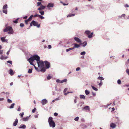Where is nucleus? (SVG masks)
<instances>
[{
	"label": "nucleus",
	"mask_w": 129,
	"mask_h": 129,
	"mask_svg": "<svg viewBox=\"0 0 129 129\" xmlns=\"http://www.w3.org/2000/svg\"><path fill=\"white\" fill-rule=\"evenodd\" d=\"M36 60L39 67H43L44 66V63L42 60H40V57L37 55L32 56L28 59V61L31 65L34 66L33 62L35 60Z\"/></svg>",
	"instance_id": "obj_1"
},
{
	"label": "nucleus",
	"mask_w": 129,
	"mask_h": 129,
	"mask_svg": "<svg viewBox=\"0 0 129 129\" xmlns=\"http://www.w3.org/2000/svg\"><path fill=\"white\" fill-rule=\"evenodd\" d=\"M4 32H7L9 31L8 33L9 34H13L14 33L13 29L12 27L10 26H7L3 30Z\"/></svg>",
	"instance_id": "obj_2"
},
{
	"label": "nucleus",
	"mask_w": 129,
	"mask_h": 129,
	"mask_svg": "<svg viewBox=\"0 0 129 129\" xmlns=\"http://www.w3.org/2000/svg\"><path fill=\"white\" fill-rule=\"evenodd\" d=\"M48 122L50 127H54L55 126V123L53 120V118L51 117H50L49 118Z\"/></svg>",
	"instance_id": "obj_3"
},
{
	"label": "nucleus",
	"mask_w": 129,
	"mask_h": 129,
	"mask_svg": "<svg viewBox=\"0 0 129 129\" xmlns=\"http://www.w3.org/2000/svg\"><path fill=\"white\" fill-rule=\"evenodd\" d=\"M33 25L35 26H37L38 28H39L40 26V24H38V22L34 20L32 21L31 22L30 26H32Z\"/></svg>",
	"instance_id": "obj_4"
},
{
	"label": "nucleus",
	"mask_w": 129,
	"mask_h": 129,
	"mask_svg": "<svg viewBox=\"0 0 129 129\" xmlns=\"http://www.w3.org/2000/svg\"><path fill=\"white\" fill-rule=\"evenodd\" d=\"M8 5L7 4L4 5L3 8V13L6 14L7 13Z\"/></svg>",
	"instance_id": "obj_5"
},
{
	"label": "nucleus",
	"mask_w": 129,
	"mask_h": 129,
	"mask_svg": "<svg viewBox=\"0 0 129 129\" xmlns=\"http://www.w3.org/2000/svg\"><path fill=\"white\" fill-rule=\"evenodd\" d=\"M45 63L47 68L48 69L50 67V63L47 61H45Z\"/></svg>",
	"instance_id": "obj_6"
},
{
	"label": "nucleus",
	"mask_w": 129,
	"mask_h": 129,
	"mask_svg": "<svg viewBox=\"0 0 129 129\" xmlns=\"http://www.w3.org/2000/svg\"><path fill=\"white\" fill-rule=\"evenodd\" d=\"M74 40L78 43H81L82 42L80 39L78 37H75L74 38Z\"/></svg>",
	"instance_id": "obj_7"
},
{
	"label": "nucleus",
	"mask_w": 129,
	"mask_h": 129,
	"mask_svg": "<svg viewBox=\"0 0 129 129\" xmlns=\"http://www.w3.org/2000/svg\"><path fill=\"white\" fill-rule=\"evenodd\" d=\"M5 37H1V40L3 42L8 43V40L5 39Z\"/></svg>",
	"instance_id": "obj_8"
},
{
	"label": "nucleus",
	"mask_w": 129,
	"mask_h": 129,
	"mask_svg": "<svg viewBox=\"0 0 129 129\" xmlns=\"http://www.w3.org/2000/svg\"><path fill=\"white\" fill-rule=\"evenodd\" d=\"M47 103V101L45 99H43L41 103L43 105H44Z\"/></svg>",
	"instance_id": "obj_9"
},
{
	"label": "nucleus",
	"mask_w": 129,
	"mask_h": 129,
	"mask_svg": "<svg viewBox=\"0 0 129 129\" xmlns=\"http://www.w3.org/2000/svg\"><path fill=\"white\" fill-rule=\"evenodd\" d=\"M26 127V126L23 124H22L20 125V126L19 127V128H22L23 129H25Z\"/></svg>",
	"instance_id": "obj_10"
},
{
	"label": "nucleus",
	"mask_w": 129,
	"mask_h": 129,
	"mask_svg": "<svg viewBox=\"0 0 129 129\" xmlns=\"http://www.w3.org/2000/svg\"><path fill=\"white\" fill-rule=\"evenodd\" d=\"M53 6L54 4L53 3H49L48 4L47 7L48 8L53 7Z\"/></svg>",
	"instance_id": "obj_11"
},
{
	"label": "nucleus",
	"mask_w": 129,
	"mask_h": 129,
	"mask_svg": "<svg viewBox=\"0 0 129 129\" xmlns=\"http://www.w3.org/2000/svg\"><path fill=\"white\" fill-rule=\"evenodd\" d=\"M18 122V119H17L16 118L15 119V121L14 122L13 124V125L14 126H16Z\"/></svg>",
	"instance_id": "obj_12"
},
{
	"label": "nucleus",
	"mask_w": 129,
	"mask_h": 129,
	"mask_svg": "<svg viewBox=\"0 0 129 129\" xmlns=\"http://www.w3.org/2000/svg\"><path fill=\"white\" fill-rule=\"evenodd\" d=\"M73 44L74 45V46L73 47L74 49L75 48H78L80 46V45H78L77 44L75 43Z\"/></svg>",
	"instance_id": "obj_13"
},
{
	"label": "nucleus",
	"mask_w": 129,
	"mask_h": 129,
	"mask_svg": "<svg viewBox=\"0 0 129 129\" xmlns=\"http://www.w3.org/2000/svg\"><path fill=\"white\" fill-rule=\"evenodd\" d=\"M110 127L113 128H115L116 127L115 124L112 123H111L110 124Z\"/></svg>",
	"instance_id": "obj_14"
},
{
	"label": "nucleus",
	"mask_w": 129,
	"mask_h": 129,
	"mask_svg": "<svg viewBox=\"0 0 129 129\" xmlns=\"http://www.w3.org/2000/svg\"><path fill=\"white\" fill-rule=\"evenodd\" d=\"M83 109L86 110H88V111H90L89 107L88 106H86L83 108Z\"/></svg>",
	"instance_id": "obj_15"
},
{
	"label": "nucleus",
	"mask_w": 129,
	"mask_h": 129,
	"mask_svg": "<svg viewBox=\"0 0 129 129\" xmlns=\"http://www.w3.org/2000/svg\"><path fill=\"white\" fill-rule=\"evenodd\" d=\"M33 15H31L30 17H29V18L28 19L26 20V21H30L32 19V18L33 17Z\"/></svg>",
	"instance_id": "obj_16"
},
{
	"label": "nucleus",
	"mask_w": 129,
	"mask_h": 129,
	"mask_svg": "<svg viewBox=\"0 0 129 129\" xmlns=\"http://www.w3.org/2000/svg\"><path fill=\"white\" fill-rule=\"evenodd\" d=\"M29 117L27 116L26 117H24L23 118V121H27L28 119H29Z\"/></svg>",
	"instance_id": "obj_17"
},
{
	"label": "nucleus",
	"mask_w": 129,
	"mask_h": 129,
	"mask_svg": "<svg viewBox=\"0 0 129 129\" xmlns=\"http://www.w3.org/2000/svg\"><path fill=\"white\" fill-rule=\"evenodd\" d=\"M80 97L81 99H83L84 100L85 99V97L84 95H80Z\"/></svg>",
	"instance_id": "obj_18"
},
{
	"label": "nucleus",
	"mask_w": 129,
	"mask_h": 129,
	"mask_svg": "<svg viewBox=\"0 0 129 129\" xmlns=\"http://www.w3.org/2000/svg\"><path fill=\"white\" fill-rule=\"evenodd\" d=\"M9 74L11 75H12L14 74L13 71L12 70L10 69L9 70Z\"/></svg>",
	"instance_id": "obj_19"
},
{
	"label": "nucleus",
	"mask_w": 129,
	"mask_h": 129,
	"mask_svg": "<svg viewBox=\"0 0 129 129\" xmlns=\"http://www.w3.org/2000/svg\"><path fill=\"white\" fill-rule=\"evenodd\" d=\"M74 49L73 48V47L71 48H69V49H66V52H68V51H69L70 50H73Z\"/></svg>",
	"instance_id": "obj_20"
},
{
	"label": "nucleus",
	"mask_w": 129,
	"mask_h": 129,
	"mask_svg": "<svg viewBox=\"0 0 129 129\" xmlns=\"http://www.w3.org/2000/svg\"><path fill=\"white\" fill-rule=\"evenodd\" d=\"M75 15V14H69L67 16V17H70L72 16H74Z\"/></svg>",
	"instance_id": "obj_21"
},
{
	"label": "nucleus",
	"mask_w": 129,
	"mask_h": 129,
	"mask_svg": "<svg viewBox=\"0 0 129 129\" xmlns=\"http://www.w3.org/2000/svg\"><path fill=\"white\" fill-rule=\"evenodd\" d=\"M85 93L86 95H87L89 94L90 92L88 90H86L85 91Z\"/></svg>",
	"instance_id": "obj_22"
},
{
	"label": "nucleus",
	"mask_w": 129,
	"mask_h": 129,
	"mask_svg": "<svg viewBox=\"0 0 129 129\" xmlns=\"http://www.w3.org/2000/svg\"><path fill=\"white\" fill-rule=\"evenodd\" d=\"M98 79L99 80H104V78L102 77L99 76L98 78Z\"/></svg>",
	"instance_id": "obj_23"
},
{
	"label": "nucleus",
	"mask_w": 129,
	"mask_h": 129,
	"mask_svg": "<svg viewBox=\"0 0 129 129\" xmlns=\"http://www.w3.org/2000/svg\"><path fill=\"white\" fill-rule=\"evenodd\" d=\"M82 44H83V45H82V46L83 47H84L86 46L87 45V42H85L83 43Z\"/></svg>",
	"instance_id": "obj_24"
},
{
	"label": "nucleus",
	"mask_w": 129,
	"mask_h": 129,
	"mask_svg": "<svg viewBox=\"0 0 129 129\" xmlns=\"http://www.w3.org/2000/svg\"><path fill=\"white\" fill-rule=\"evenodd\" d=\"M40 8L41 10H43L45 8V6H43L42 5H41L40 7Z\"/></svg>",
	"instance_id": "obj_25"
},
{
	"label": "nucleus",
	"mask_w": 129,
	"mask_h": 129,
	"mask_svg": "<svg viewBox=\"0 0 129 129\" xmlns=\"http://www.w3.org/2000/svg\"><path fill=\"white\" fill-rule=\"evenodd\" d=\"M91 86L92 88L94 90L96 91L98 90V89L94 87V86Z\"/></svg>",
	"instance_id": "obj_26"
},
{
	"label": "nucleus",
	"mask_w": 129,
	"mask_h": 129,
	"mask_svg": "<svg viewBox=\"0 0 129 129\" xmlns=\"http://www.w3.org/2000/svg\"><path fill=\"white\" fill-rule=\"evenodd\" d=\"M32 72V69H29L28 73H31Z\"/></svg>",
	"instance_id": "obj_27"
},
{
	"label": "nucleus",
	"mask_w": 129,
	"mask_h": 129,
	"mask_svg": "<svg viewBox=\"0 0 129 129\" xmlns=\"http://www.w3.org/2000/svg\"><path fill=\"white\" fill-rule=\"evenodd\" d=\"M15 105L14 103H13L11 105V106L10 107V108L11 109L13 108L14 106Z\"/></svg>",
	"instance_id": "obj_28"
},
{
	"label": "nucleus",
	"mask_w": 129,
	"mask_h": 129,
	"mask_svg": "<svg viewBox=\"0 0 129 129\" xmlns=\"http://www.w3.org/2000/svg\"><path fill=\"white\" fill-rule=\"evenodd\" d=\"M125 16V15L124 14H123L121 16H119V17L120 18H121L122 17H124Z\"/></svg>",
	"instance_id": "obj_29"
},
{
	"label": "nucleus",
	"mask_w": 129,
	"mask_h": 129,
	"mask_svg": "<svg viewBox=\"0 0 129 129\" xmlns=\"http://www.w3.org/2000/svg\"><path fill=\"white\" fill-rule=\"evenodd\" d=\"M23 115H24L23 112H22V113H21L19 114V115L20 116V117L21 118H22L23 117Z\"/></svg>",
	"instance_id": "obj_30"
},
{
	"label": "nucleus",
	"mask_w": 129,
	"mask_h": 129,
	"mask_svg": "<svg viewBox=\"0 0 129 129\" xmlns=\"http://www.w3.org/2000/svg\"><path fill=\"white\" fill-rule=\"evenodd\" d=\"M85 33L87 34L88 35L90 33V31L89 30H86L85 31Z\"/></svg>",
	"instance_id": "obj_31"
},
{
	"label": "nucleus",
	"mask_w": 129,
	"mask_h": 129,
	"mask_svg": "<svg viewBox=\"0 0 129 129\" xmlns=\"http://www.w3.org/2000/svg\"><path fill=\"white\" fill-rule=\"evenodd\" d=\"M52 78V76L49 75L47 77V79L48 80H49Z\"/></svg>",
	"instance_id": "obj_32"
},
{
	"label": "nucleus",
	"mask_w": 129,
	"mask_h": 129,
	"mask_svg": "<svg viewBox=\"0 0 129 129\" xmlns=\"http://www.w3.org/2000/svg\"><path fill=\"white\" fill-rule=\"evenodd\" d=\"M39 12H40V13L41 15H43L44 14V12L43 11H39Z\"/></svg>",
	"instance_id": "obj_33"
},
{
	"label": "nucleus",
	"mask_w": 129,
	"mask_h": 129,
	"mask_svg": "<svg viewBox=\"0 0 129 129\" xmlns=\"http://www.w3.org/2000/svg\"><path fill=\"white\" fill-rule=\"evenodd\" d=\"M67 80V79H64L62 81H61V83H62L64 82H66Z\"/></svg>",
	"instance_id": "obj_34"
},
{
	"label": "nucleus",
	"mask_w": 129,
	"mask_h": 129,
	"mask_svg": "<svg viewBox=\"0 0 129 129\" xmlns=\"http://www.w3.org/2000/svg\"><path fill=\"white\" fill-rule=\"evenodd\" d=\"M117 82L119 84H121V81L120 79H119L117 80Z\"/></svg>",
	"instance_id": "obj_35"
},
{
	"label": "nucleus",
	"mask_w": 129,
	"mask_h": 129,
	"mask_svg": "<svg viewBox=\"0 0 129 129\" xmlns=\"http://www.w3.org/2000/svg\"><path fill=\"white\" fill-rule=\"evenodd\" d=\"M103 84L102 82V80H101L100 81V82L99 83V86H101Z\"/></svg>",
	"instance_id": "obj_36"
},
{
	"label": "nucleus",
	"mask_w": 129,
	"mask_h": 129,
	"mask_svg": "<svg viewBox=\"0 0 129 129\" xmlns=\"http://www.w3.org/2000/svg\"><path fill=\"white\" fill-rule=\"evenodd\" d=\"M85 53H86L85 51H83L80 54L81 55H84L85 54Z\"/></svg>",
	"instance_id": "obj_37"
},
{
	"label": "nucleus",
	"mask_w": 129,
	"mask_h": 129,
	"mask_svg": "<svg viewBox=\"0 0 129 129\" xmlns=\"http://www.w3.org/2000/svg\"><path fill=\"white\" fill-rule=\"evenodd\" d=\"M19 18H18L17 19H16L15 20L13 21V22L15 23H17L18 22V20L19 19Z\"/></svg>",
	"instance_id": "obj_38"
},
{
	"label": "nucleus",
	"mask_w": 129,
	"mask_h": 129,
	"mask_svg": "<svg viewBox=\"0 0 129 129\" xmlns=\"http://www.w3.org/2000/svg\"><path fill=\"white\" fill-rule=\"evenodd\" d=\"M79 119V117H77L75 118L74 120L76 121H77Z\"/></svg>",
	"instance_id": "obj_39"
},
{
	"label": "nucleus",
	"mask_w": 129,
	"mask_h": 129,
	"mask_svg": "<svg viewBox=\"0 0 129 129\" xmlns=\"http://www.w3.org/2000/svg\"><path fill=\"white\" fill-rule=\"evenodd\" d=\"M36 108H34L32 110V112L34 113L35 112V111H36Z\"/></svg>",
	"instance_id": "obj_40"
},
{
	"label": "nucleus",
	"mask_w": 129,
	"mask_h": 129,
	"mask_svg": "<svg viewBox=\"0 0 129 129\" xmlns=\"http://www.w3.org/2000/svg\"><path fill=\"white\" fill-rule=\"evenodd\" d=\"M7 62L8 63H9L11 64H12V61L11 60H8L7 61Z\"/></svg>",
	"instance_id": "obj_41"
},
{
	"label": "nucleus",
	"mask_w": 129,
	"mask_h": 129,
	"mask_svg": "<svg viewBox=\"0 0 129 129\" xmlns=\"http://www.w3.org/2000/svg\"><path fill=\"white\" fill-rule=\"evenodd\" d=\"M7 102L9 103H11L12 102V101L9 99H7Z\"/></svg>",
	"instance_id": "obj_42"
},
{
	"label": "nucleus",
	"mask_w": 129,
	"mask_h": 129,
	"mask_svg": "<svg viewBox=\"0 0 129 129\" xmlns=\"http://www.w3.org/2000/svg\"><path fill=\"white\" fill-rule=\"evenodd\" d=\"M39 17H40L41 19H43L44 18V17L40 15H39Z\"/></svg>",
	"instance_id": "obj_43"
},
{
	"label": "nucleus",
	"mask_w": 129,
	"mask_h": 129,
	"mask_svg": "<svg viewBox=\"0 0 129 129\" xmlns=\"http://www.w3.org/2000/svg\"><path fill=\"white\" fill-rule=\"evenodd\" d=\"M61 81L60 80H59L58 79L56 80V82L57 83H61Z\"/></svg>",
	"instance_id": "obj_44"
},
{
	"label": "nucleus",
	"mask_w": 129,
	"mask_h": 129,
	"mask_svg": "<svg viewBox=\"0 0 129 129\" xmlns=\"http://www.w3.org/2000/svg\"><path fill=\"white\" fill-rule=\"evenodd\" d=\"M126 72L129 75V69H127L126 70Z\"/></svg>",
	"instance_id": "obj_45"
},
{
	"label": "nucleus",
	"mask_w": 129,
	"mask_h": 129,
	"mask_svg": "<svg viewBox=\"0 0 129 129\" xmlns=\"http://www.w3.org/2000/svg\"><path fill=\"white\" fill-rule=\"evenodd\" d=\"M20 26L22 27L24 26V24L23 23H21L20 24Z\"/></svg>",
	"instance_id": "obj_46"
},
{
	"label": "nucleus",
	"mask_w": 129,
	"mask_h": 129,
	"mask_svg": "<svg viewBox=\"0 0 129 129\" xmlns=\"http://www.w3.org/2000/svg\"><path fill=\"white\" fill-rule=\"evenodd\" d=\"M67 90H68L67 88H65L64 89V91H63L64 93H65L66 91Z\"/></svg>",
	"instance_id": "obj_47"
},
{
	"label": "nucleus",
	"mask_w": 129,
	"mask_h": 129,
	"mask_svg": "<svg viewBox=\"0 0 129 129\" xmlns=\"http://www.w3.org/2000/svg\"><path fill=\"white\" fill-rule=\"evenodd\" d=\"M39 15H38L37 14H36L34 16H33V17H39Z\"/></svg>",
	"instance_id": "obj_48"
},
{
	"label": "nucleus",
	"mask_w": 129,
	"mask_h": 129,
	"mask_svg": "<svg viewBox=\"0 0 129 129\" xmlns=\"http://www.w3.org/2000/svg\"><path fill=\"white\" fill-rule=\"evenodd\" d=\"M0 58L2 60L3 59H4V57L3 55H2L1 57Z\"/></svg>",
	"instance_id": "obj_49"
},
{
	"label": "nucleus",
	"mask_w": 129,
	"mask_h": 129,
	"mask_svg": "<svg viewBox=\"0 0 129 129\" xmlns=\"http://www.w3.org/2000/svg\"><path fill=\"white\" fill-rule=\"evenodd\" d=\"M92 36L91 35V34H90L88 35V38H90L92 37Z\"/></svg>",
	"instance_id": "obj_50"
},
{
	"label": "nucleus",
	"mask_w": 129,
	"mask_h": 129,
	"mask_svg": "<svg viewBox=\"0 0 129 129\" xmlns=\"http://www.w3.org/2000/svg\"><path fill=\"white\" fill-rule=\"evenodd\" d=\"M41 4V2H38L37 3V4L38 6H40Z\"/></svg>",
	"instance_id": "obj_51"
},
{
	"label": "nucleus",
	"mask_w": 129,
	"mask_h": 129,
	"mask_svg": "<svg viewBox=\"0 0 129 129\" xmlns=\"http://www.w3.org/2000/svg\"><path fill=\"white\" fill-rule=\"evenodd\" d=\"M80 68L79 67H78L76 68V71H78L80 70Z\"/></svg>",
	"instance_id": "obj_52"
},
{
	"label": "nucleus",
	"mask_w": 129,
	"mask_h": 129,
	"mask_svg": "<svg viewBox=\"0 0 129 129\" xmlns=\"http://www.w3.org/2000/svg\"><path fill=\"white\" fill-rule=\"evenodd\" d=\"M3 50H0V54H2L3 53Z\"/></svg>",
	"instance_id": "obj_53"
},
{
	"label": "nucleus",
	"mask_w": 129,
	"mask_h": 129,
	"mask_svg": "<svg viewBox=\"0 0 129 129\" xmlns=\"http://www.w3.org/2000/svg\"><path fill=\"white\" fill-rule=\"evenodd\" d=\"M58 115V113L56 112L55 113H54V115L55 116H57Z\"/></svg>",
	"instance_id": "obj_54"
},
{
	"label": "nucleus",
	"mask_w": 129,
	"mask_h": 129,
	"mask_svg": "<svg viewBox=\"0 0 129 129\" xmlns=\"http://www.w3.org/2000/svg\"><path fill=\"white\" fill-rule=\"evenodd\" d=\"M51 48V46L50 45H49L48 46V48L49 49H50Z\"/></svg>",
	"instance_id": "obj_55"
},
{
	"label": "nucleus",
	"mask_w": 129,
	"mask_h": 129,
	"mask_svg": "<svg viewBox=\"0 0 129 129\" xmlns=\"http://www.w3.org/2000/svg\"><path fill=\"white\" fill-rule=\"evenodd\" d=\"M41 71L43 72H44L45 71V69H42L41 70Z\"/></svg>",
	"instance_id": "obj_56"
},
{
	"label": "nucleus",
	"mask_w": 129,
	"mask_h": 129,
	"mask_svg": "<svg viewBox=\"0 0 129 129\" xmlns=\"http://www.w3.org/2000/svg\"><path fill=\"white\" fill-rule=\"evenodd\" d=\"M17 111H20V107H19Z\"/></svg>",
	"instance_id": "obj_57"
},
{
	"label": "nucleus",
	"mask_w": 129,
	"mask_h": 129,
	"mask_svg": "<svg viewBox=\"0 0 129 129\" xmlns=\"http://www.w3.org/2000/svg\"><path fill=\"white\" fill-rule=\"evenodd\" d=\"M4 100L3 98H0V101H3Z\"/></svg>",
	"instance_id": "obj_58"
},
{
	"label": "nucleus",
	"mask_w": 129,
	"mask_h": 129,
	"mask_svg": "<svg viewBox=\"0 0 129 129\" xmlns=\"http://www.w3.org/2000/svg\"><path fill=\"white\" fill-rule=\"evenodd\" d=\"M10 50H9L7 53V55H8L9 54V53L10 52Z\"/></svg>",
	"instance_id": "obj_59"
},
{
	"label": "nucleus",
	"mask_w": 129,
	"mask_h": 129,
	"mask_svg": "<svg viewBox=\"0 0 129 129\" xmlns=\"http://www.w3.org/2000/svg\"><path fill=\"white\" fill-rule=\"evenodd\" d=\"M68 4L67 3V4H66L64 3H63V4L64 6L67 5H68Z\"/></svg>",
	"instance_id": "obj_60"
},
{
	"label": "nucleus",
	"mask_w": 129,
	"mask_h": 129,
	"mask_svg": "<svg viewBox=\"0 0 129 129\" xmlns=\"http://www.w3.org/2000/svg\"><path fill=\"white\" fill-rule=\"evenodd\" d=\"M64 93V95H67L69 93H70V92H68L67 93Z\"/></svg>",
	"instance_id": "obj_61"
},
{
	"label": "nucleus",
	"mask_w": 129,
	"mask_h": 129,
	"mask_svg": "<svg viewBox=\"0 0 129 129\" xmlns=\"http://www.w3.org/2000/svg\"><path fill=\"white\" fill-rule=\"evenodd\" d=\"M92 94L94 96H95V94L93 92H92Z\"/></svg>",
	"instance_id": "obj_62"
},
{
	"label": "nucleus",
	"mask_w": 129,
	"mask_h": 129,
	"mask_svg": "<svg viewBox=\"0 0 129 129\" xmlns=\"http://www.w3.org/2000/svg\"><path fill=\"white\" fill-rule=\"evenodd\" d=\"M55 100H60V98H56Z\"/></svg>",
	"instance_id": "obj_63"
},
{
	"label": "nucleus",
	"mask_w": 129,
	"mask_h": 129,
	"mask_svg": "<svg viewBox=\"0 0 129 129\" xmlns=\"http://www.w3.org/2000/svg\"><path fill=\"white\" fill-rule=\"evenodd\" d=\"M27 17V16H25L24 17H23V18L24 19H26Z\"/></svg>",
	"instance_id": "obj_64"
}]
</instances>
